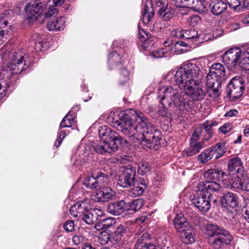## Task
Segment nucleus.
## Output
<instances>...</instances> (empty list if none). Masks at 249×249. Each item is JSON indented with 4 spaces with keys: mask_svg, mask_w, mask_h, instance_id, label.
<instances>
[{
    "mask_svg": "<svg viewBox=\"0 0 249 249\" xmlns=\"http://www.w3.org/2000/svg\"><path fill=\"white\" fill-rule=\"evenodd\" d=\"M209 72L211 74L214 75V78H216L218 87H221V79L224 77L226 73L223 65L219 63H214L211 66Z\"/></svg>",
    "mask_w": 249,
    "mask_h": 249,
    "instance_id": "22",
    "label": "nucleus"
},
{
    "mask_svg": "<svg viewBox=\"0 0 249 249\" xmlns=\"http://www.w3.org/2000/svg\"><path fill=\"white\" fill-rule=\"evenodd\" d=\"M245 89V83L241 77H235L230 81L226 90L227 95L233 100L240 97Z\"/></svg>",
    "mask_w": 249,
    "mask_h": 249,
    "instance_id": "12",
    "label": "nucleus"
},
{
    "mask_svg": "<svg viewBox=\"0 0 249 249\" xmlns=\"http://www.w3.org/2000/svg\"><path fill=\"white\" fill-rule=\"evenodd\" d=\"M228 178H233L237 176L241 177L246 175L243 164L240 158L235 157L230 159L228 162Z\"/></svg>",
    "mask_w": 249,
    "mask_h": 249,
    "instance_id": "14",
    "label": "nucleus"
},
{
    "mask_svg": "<svg viewBox=\"0 0 249 249\" xmlns=\"http://www.w3.org/2000/svg\"><path fill=\"white\" fill-rule=\"evenodd\" d=\"M132 185V188L129 191V195L133 197L142 195L146 189V182L142 178L135 181Z\"/></svg>",
    "mask_w": 249,
    "mask_h": 249,
    "instance_id": "21",
    "label": "nucleus"
},
{
    "mask_svg": "<svg viewBox=\"0 0 249 249\" xmlns=\"http://www.w3.org/2000/svg\"><path fill=\"white\" fill-rule=\"evenodd\" d=\"M158 14L163 19L162 22L170 20L173 16V13L171 10L167 7H164V6L159 8Z\"/></svg>",
    "mask_w": 249,
    "mask_h": 249,
    "instance_id": "38",
    "label": "nucleus"
},
{
    "mask_svg": "<svg viewBox=\"0 0 249 249\" xmlns=\"http://www.w3.org/2000/svg\"><path fill=\"white\" fill-rule=\"evenodd\" d=\"M187 43L182 41H177L174 45L175 52L177 53H181L184 52V50L180 48V47H187Z\"/></svg>",
    "mask_w": 249,
    "mask_h": 249,
    "instance_id": "56",
    "label": "nucleus"
},
{
    "mask_svg": "<svg viewBox=\"0 0 249 249\" xmlns=\"http://www.w3.org/2000/svg\"><path fill=\"white\" fill-rule=\"evenodd\" d=\"M242 59L241 50L238 47L232 48L223 54V61L229 68L235 67Z\"/></svg>",
    "mask_w": 249,
    "mask_h": 249,
    "instance_id": "15",
    "label": "nucleus"
},
{
    "mask_svg": "<svg viewBox=\"0 0 249 249\" xmlns=\"http://www.w3.org/2000/svg\"><path fill=\"white\" fill-rule=\"evenodd\" d=\"M229 6L234 9L235 10H239L240 9V0H225Z\"/></svg>",
    "mask_w": 249,
    "mask_h": 249,
    "instance_id": "55",
    "label": "nucleus"
},
{
    "mask_svg": "<svg viewBox=\"0 0 249 249\" xmlns=\"http://www.w3.org/2000/svg\"><path fill=\"white\" fill-rule=\"evenodd\" d=\"M162 24L161 21H156L151 28V31L154 33H158L161 31L162 29H163V27H162Z\"/></svg>",
    "mask_w": 249,
    "mask_h": 249,
    "instance_id": "59",
    "label": "nucleus"
},
{
    "mask_svg": "<svg viewBox=\"0 0 249 249\" xmlns=\"http://www.w3.org/2000/svg\"><path fill=\"white\" fill-rule=\"evenodd\" d=\"M151 169L149 164L145 161H142L140 162L138 167L139 174L143 175L148 173Z\"/></svg>",
    "mask_w": 249,
    "mask_h": 249,
    "instance_id": "45",
    "label": "nucleus"
},
{
    "mask_svg": "<svg viewBox=\"0 0 249 249\" xmlns=\"http://www.w3.org/2000/svg\"><path fill=\"white\" fill-rule=\"evenodd\" d=\"M96 179H95L93 174L91 176L86 177L83 181V184L89 189H95L98 188L97 185L96 183Z\"/></svg>",
    "mask_w": 249,
    "mask_h": 249,
    "instance_id": "42",
    "label": "nucleus"
},
{
    "mask_svg": "<svg viewBox=\"0 0 249 249\" xmlns=\"http://www.w3.org/2000/svg\"><path fill=\"white\" fill-rule=\"evenodd\" d=\"M99 135L101 139L103 141L110 144H116L117 147L126 141L115 130L107 125H103L99 128Z\"/></svg>",
    "mask_w": 249,
    "mask_h": 249,
    "instance_id": "10",
    "label": "nucleus"
},
{
    "mask_svg": "<svg viewBox=\"0 0 249 249\" xmlns=\"http://www.w3.org/2000/svg\"><path fill=\"white\" fill-rule=\"evenodd\" d=\"M120 171L121 173L118 175V185L124 188L131 186L135 181V169L128 165L122 166Z\"/></svg>",
    "mask_w": 249,
    "mask_h": 249,
    "instance_id": "11",
    "label": "nucleus"
},
{
    "mask_svg": "<svg viewBox=\"0 0 249 249\" xmlns=\"http://www.w3.org/2000/svg\"><path fill=\"white\" fill-rule=\"evenodd\" d=\"M64 229L68 232H71L74 230V221L72 220L67 221L64 225Z\"/></svg>",
    "mask_w": 249,
    "mask_h": 249,
    "instance_id": "62",
    "label": "nucleus"
},
{
    "mask_svg": "<svg viewBox=\"0 0 249 249\" xmlns=\"http://www.w3.org/2000/svg\"><path fill=\"white\" fill-rule=\"evenodd\" d=\"M196 194L192 198V202L199 211L207 212L211 208V202L216 203V199H213L212 191H200L196 187Z\"/></svg>",
    "mask_w": 249,
    "mask_h": 249,
    "instance_id": "8",
    "label": "nucleus"
},
{
    "mask_svg": "<svg viewBox=\"0 0 249 249\" xmlns=\"http://www.w3.org/2000/svg\"><path fill=\"white\" fill-rule=\"evenodd\" d=\"M90 207L89 200L85 199L77 202L73 204L70 209V212L71 215L73 217L79 218L84 214L88 210H89Z\"/></svg>",
    "mask_w": 249,
    "mask_h": 249,
    "instance_id": "19",
    "label": "nucleus"
},
{
    "mask_svg": "<svg viewBox=\"0 0 249 249\" xmlns=\"http://www.w3.org/2000/svg\"><path fill=\"white\" fill-rule=\"evenodd\" d=\"M154 15V11L151 0H146L142 11V22L146 25L149 23Z\"/></svg>",
    "mask_w": 249,
    "mask_h": 249,
    "instance_id": "23",
    "label": "nucleus"
},
{
    "mask_svg": "<svg viewBox=\"0 0 249 249\" xmlns=\"http://www.w3.org/2000/svg\"><path fill=\"white\" fill-rule=\"evenodd\" d=\"M227 188L233 190H242L249 192V178L246 175L241 177L240 175L237 176L233 178H230Z\"/></svg>",
    "mask_w": 249,
    "mask_h": 249,
    "instance_id": "16",
    "label": "nucleus"
},
{
    "mask_svg": "<svg viewBox=\"0 0 249 249\" xmlns=\"http://www.w3.org/2000/svg\"><path fill=\"white\" fill-rule=\"evenodd\" d=\"M99 221H101L102 228L104 229H107L110 227L116 222L115 219L113 217L104 218L103 219H100Z\"/></svg>",
    "mask_w": 249,
    "mask_h": 249,
    "instance_id": "49",
    "label": "nucleus"
},
{
    "mask_svg": "<svg viewBox=\"0 0 249 249\" xmlns=\"http://www.w3.org/2000/svg\"><path fill=\"white\" fill-rule=\"evenodd\" d=\"M158 246L161 249H168L170 243L168 239V236L166 234H163L157 239Z\"/></svg>",
    "mask_w": 249,
    "mask_h": 249,
    "instance_id": "40",
    "label": "nucleus"
},
{
    "mask_svg": "<svg viewBox=\"0 0 249 249\" xmlns=\"http://www.w3.org/2000/svg\"><path fill=\"white\" fill-rule=\"evenodd\" d=\"M31 65L28 54L22 50H18L12 53L10 60L6 65L7 70L18 74L26 70Z\"/></svg>",
    "mask_w": 249,
    "mask_h": 249,
    "instance_id": "6",
    "label": "nucleus"
},
{
    "mask_svg": "<svg viewBox=\"0 0 249 249\" xmlns=\"http://www.w3.org/2000/svg\"><path fill=\"white\" fill-rule=\"evenodd\" d=\"M201 21V18L198 15H193L191 16L189 19V23L192 26H195Z\"/></svg>",
    "mask_w": 249,
    "mask_h": 249,
    "instance_id": "63",
    "label": "nucleus"
},
{
    "mask_svg": "<svg viewBox=\"0 0 249 249\" xmlns=\"http://www.w3.org/2000/svg\"><path fill=\"white\" fill-rule=\"evenodd\" d=\"M42 36L38 34H34L31 37V42L34 43V47L36 52L42 51L44 42Z\"/></svg>",
    "mask_w": 249,
    "mask_h": 249,
    "instance_id": "32",
    "label": "nucleus"
},
{
    "mask_svg": "<svg viewBox=\"0 0 249 249\" xmlns=\"http://www.w3.org/2000/svg\"><path fill=\"white\" fill-rule=\"evenodd\" d=\"M244 220L240 215H236L231 220V224L233 229L240 232Z\"/></svg>",
    "mask_w": 249,
    "mask_h": 249,
    "instance_id": "39",
    "label": "nucleus"
},
{
    "mask_svg": "<svg viewBox=\"0 0 249 249\" xmlns=\"http://www.w3.org/2000/svg\"><path fill=\"white\" fill-rule=\"evenodd\" d=\"M183 37L186 40H196L198 38L197 32L193 29L184 30Z\"/></svg>",
    "mask_w": 249,
    "mask_h": 249,
    "instance_id": "44",
    "label": "nucleus"
},
{
    "mask_svg": "<svg viewBox=\"0 0 249 249\" xmlns=\"http://www.w3.org/2000/svg\"><path fill=\"white\" fill-rule=\"evenodd\" d=\"M65 20L64 17L57 18L53 21H49L47 28L50 31H61L65 27Z\"/></svg>",
    "mask_w": 249,
    "mask_h": 249,
    "instance_id": "29",
    "label": "nucleus"
},
{
    "mask_svg": "<svg viewBox=\"0 0 249 249\" xmlns=\"http://www.w3.org/2000/svg\"><path fill=\"white\" fill-rule=\"evenodd\" d=\"M117 52H113L108 56V66L111 70L116 69L119 71L118 80L121 85L125 84L130 79L129 71L122 63V57Z\"/></svg>",
    "mask_w": 249,
    "mask_h": 249,
    "instance_id": "7",
    "label": "nucleus"
},
{
    "mask_svg": "<svg viewBox=\"0 0 249 249\" xmlns=\"http://www.w3.org/2000/svg\"><path fill=\"white\" fill-rule=\"evenodd\" d=\"M174 75L176 84L180 90L186 91L187 97L190 96L194 101L201 100L204 98L206 88L199 86L203 76L199 66L189 63L178 69L175 74L170 71L167 76Z\"/></svg>",
    "mask_w": 249,
    "mask_h": 249,
    "instance_id": "2",
    "label": "nucleus"
},
{
    "mask_svg": "<svg viewBox=\"0 0 249 249\" xmlns=\"http://www.w3.org/2000/svg\"><path fill=\"white\" fill-rule=\"evenodd\" d=\"M125 201L124 200L109 203L107 208V212L114 215H119L125 210Z\"/></svg>",
    "mask_w": 249,
    "mask_h": 249,
    "instance_id": "24",
    "label": "nucleus"
},
{
    "mask_svg": "<svg viewBox=\"0 0 249 249\" xmlns=\"http://www.w3.org/2000/svg\"><path fill=\"white\" fill-rule=\"evenodd\" d=\"M50 0H28L24 10L28 19H36L42 13L44 8H46Z\"/></svg>",
    "mask_w": 249,
    "mask_h": 249,
    "instance_id": "9",
    "label": "nucleus"
},
{
    "mask_svg": "<svg viewBox=\"0 0 249 249\" xmlns=\"http://www.w3.org/2000/svg\"><path fill=\"white\" fill-rule=\"evenodd\" d=\"M11 50L5 48L0 49V63L6 65L10 60L11 55L12 54Z\"/></svg>",
    "mask_w": 249,
    "mask_h": 249,
    "instance_id": "36",
    "label": "nucleus"
},
{
    "mask_svg": "<svg viewBox=\"0 0 249 249\" xmlns=\"http://www.w3.org/2000/svg\"><path fill=\"white\" fill-rule=\"evenodd\" d=\"M74 118L71 115V111H70L61 121L60 124L59 129L65 127H71L74 124Z\"/></svg>",
    "mask_w": 249,
    "mask_h": 249,
    "instance_id": "34",
    "label": "nucleus"
},
{
    "mask_svg": "<svg viewBox=\"0 0 249 249\" xmlns=\"http://www.w3.org/2000/svg\"><path fill=\"white\" fill-rule=\"evenodd\" d=\"M118 147L116 144H110L106 141H101L93 145V148L98 154H105L116 152Z\"/></svg>",
    "mask_w": 249,
    "mask_h": 249,
    "instance_id": "20",
    "label": "nucleus"
},
{
    "mask_svg": "<svg viewBox=\"0 0 249 249\" xmlns=\"http://www.w3.org/2000/svg\"><path fill=\"white\" fill-rule=\"evenodd\" d=\"M202 133L201 127H196L194 131L190 142H198L197 141Z\"/></svg>",
    "mask_w": 249,
    "mask_h": 249,
    "instance_id": "52",
    "label": "nucleus"
},
{
    "mask_svg": "<svg viewBox=\"0 0 249 249\" xmlns=\"http://www.w3.org/2000/svg\"><path fill=\"white\" fill-rule=\"evenodd\" d=\"M66 132L64 130H59L57 139L56 140L54 146L58 147L61 144L63 139L66 137Z\"/></svg>",
    "mask_w": 249,
    "mask_h": 249,
    "instance_id": "53",
    "label": "nucleus"
},
{
    "mask_svg": "<svg viewBox=\"0 0 249 249\" xmlns=\"http://www.w3.org/2000/svg\"><path fill=\"white\" fill-rule=\"evenodd\" d=\"M206 146V144H203V142H189V146L183 151L184 155L187 157L194 156L198 153Z\"/></svg>",
    "mask_w": 249,
    "mask_h": 249,
    "instance_id": "27",
    "label": "nucleus"
},
{
    "mask_svg": "<svg viewBox=\"0 0 249 249\" xmlns=\"http://www.w3.org/2000/svg\"><path fill=\"white\" fill-rule=\"evenodd\" d=\"M166 49L162 48L160 50L156 51L153 53L154 57L156 58H160L162 57H167L168 56L169 52Z\"/></svg>",
    "mask_w": 249,
    "mask_h": 249,
    "instance_id": "57",
    "label": "nucleus"
},
{
    "mask_svg": "<svg viewBox=\"0 0 249 249\" xmlns=\"http://www.w3.org/2000/svg\"><path fill=\"white\" fill-rule=\"evenodd\" d=\"M210 7L214 15H218L224 12L227 8V5L226 3L222 0H214L210 3Z\"/></svg>",
    "mask_w": 249,
    "mask_h": 249,
    "instance_id": "30",
    "label": "nucleus"
},
{
    "mask_svg": "<svg viewBox=\"0 0 249 249\" xmlns=\"http://www.w3.org/2000/svg\"><path fill=\"white\" fill-rule=\"evenodd\" d=\"M204 178L206 181L200 182L197 188L200 191H212V192L219 193L221 190V186L216 182L221 179L223 185L225 187H227V182H229L230 178L227 173L218 169H211L204 173Z\"/></svg>",
    "mask_w": 249,
    "mask_h": 249,
    "instance_id": "5",
    "label": "nucleus"
},
{
    "mask_svg": "<svg viewBox=\"0 0 249 249\" xmlns=\"http://www.w3.org/2000/svg\"><path fill=\"white\" fill-rule=\"evenodd\" d=\"M46 4L47 5L46 8H44V9H48L49 11L45 14V18H50L53 16L56 15L58 12V9L55 7H53L50 3L46 2Z\"/></svg>",
    "mask_w": 249,
    "mask_h": 249,
    "instance_id": "51",
    "label": "nucleus"
},
{
    "mask_svg": "<svg viewBox=\"0 0 249 249\" xmlns=\"http://www.w3.org/2000/svg\"><path fill=\"white\" fill-rule=\"evenodd\" d=\"M213 157L210 148L204 150L197 157V159L200 163H205Z\"/></svg>",
    "mask_w": 249,
    "mask_h": 249,
    "instance_id": "37",
    "label": "nucleus"
},
{
    "mask_svg": "<svg viewBox=\"0 0 249 249\" xmlns=\"http://www.w3.org/2000/svg\"><path fill=\"white\" fill-rule=\"evenodd\" d=\"M121 240L115 233H109V246L117 247Z\"/></svg>",
    "mask_w": 249,
    "mask_h": 249,
    "instance_id": "46",
    "label": "nucleus"
},
{
    "mask_svg": "<svg viewBox=\"0 0 249 249\" xmlns=\"http://www.w3.org/2000/svg\"><path fill=\"white\" fill-rule=\"evenodd\" d=\"M222 202L226 207L235 208L238 204L237 196L232 192L226 193L223 196Z\"/></svg>",
    "mask_w": 249,
    "mask_h": 249,
    "instance_id": "28",
    "label": "nucleus"
},
{
    "mask_svg": "<svg viewBox=\"0 0 249 249\" xmlns=\"http://www.w3.org/2000/svg\"><path fill=\"white\" fill-rule=\"evenodd\" d=\"M243 51H241L242 59L244 61H249V43L244 44Z\"/></svg>",
    "mask_w": 249,
    "mask_h": 249,
    "instance_id": "54",
    "label": "nucleus"
},
{
    "mask_svg": "<svg viewBox=\"0 0 249 249\" xmlns=\"http://www.w3.org/2000/svg\"><path fill=\"white\" fill-rule=\"evenodd\" d=\"M206 86L207 88H213L215 85H217V79L214 78V75L209 72L206 77Z\"/></svg>",
    "mask_w": 249,
    "mask_h": 249,
    "instance_id": "50",
    "label": "nucleus"
},
{
    "mask_svg": "<svg viewBox=\"0 0 249 249\" xmlns=\"http://www.w3.org/2000/svg\"><path fill=\"white\" fill-rule=\"evenodd\" d=\"M129 113L132 118L127 114L120 115L119 120L116 121L118 129L129 138L157 144L161 139L160 131L141 111L130 109Z\"/></svg>",
    "mask_w": 249,
    "mask_h": 249,
    "instance_id": "1",
    "label": "nucleus"
},
{
    "mask_svg": "<svg viewBox=\"0 0 249 249\" xmlns=\"http://www.w3.org/2000/svg\"><path fill=\"white\" fill-rule=\"evenodd\" d=\"M181 237L183 242L187 244H192L195 241V232L191 229H187L183 232L181 233Z\"/></svg>",
    "mask_w": 249,
    "mask_h": 249,
    "instance_id": "33",
    "label": "nucleus"
},
{
    "mask_svg": "<svg viewBox=\"0 0 249 249\" xmlns=\"http://www.w3.org/2000/svg\"><path fill=\"white\" fill-rule=\"evenodd\" d=\"M99 239L102 245L108 244L109 245V233L107 232H102Z\"/></svg>",
    "mask_w": 249,
    "mask_h": 249,
    "instance_id": "58",
    "label": "nucleus"
},
{
    "mask_svg": "<svg viewBox=\"0 0 249 249\" xmlns=\"http://www.w3.org/2000/svg\"><path fill=\"white\" fill-rule=\"evenodd\" d=\"M137 235L140 237L136 244H139V246L146 243L145 242L150 238V235L147 231H139Z\"/></svg>",
    "mask_w": 249,
    "mask_h": 249,
    "instance_id": "43",
    "label": "nucleus"
},
{
    "mask_svg": "<svg viewBox=\"0 0 249 249\" xmlns=\"http://www.w3.org/2000/svg\"><path fill=\"white\" fill-rule=\"evenodd\" d=\"M127 231V227L122 224H120L116 227L114 233H115L120 239H122V237L126 234Z\"/></svg>",
    "mask_w": 249,
    "mask_h": 249,
    "instance_id": "48",
    "label": "nucleus"
},
{
    "mask_svg": "<svg viewBox=\"0 0 249 249\" xmlns=\"http://www.w3.org/2000/svg\"><path fill=\"white\" fill-rule=\"evenodd\" d=\"M15 73L7 70L5 67L0 71V87L8 89L12 82V76Z\"/></svg>",
    "mask_w": 249,
    "mask_h": 249,
    "instance_id": "25",
    "label": "nucleus"
},
{
    "mask_svg": "<svg viewBox=\"0 0 249 249\" xmlns=\"http://www.w3.org/2000/svg\"><path fill=\"white\" fill-rule=\"evenodd\" d=\"M225 144L226 142H220L215 145L209 147L215 159H219L225 153L226 151Z\"/></svg>",
    "mask_w": 249,
    "mask_h": 249,
    "instance_id": "31",
    "label": "nucleus"
},
{
    "mask_svg": "<svg viewBox=\"0 0 249 249\" xmlns=\"http://www.w3.org/2000/svg\"><path fill=\"white\" fill-rule=\"evenodd\" d=\"M116 196V192L110 187H106L94 193L92 199L96 202H105L111 200Z\"/></svg>",
    "mask_w": 249,
    "mask_h": 249,
    "instance_id": "17",
    "label": "nucleus"
},
{
    "mask_svg": "<svg viewBox=\"0 0 249 249\" xmlns=\"http://www.w3.org/2000/svg\"><path fill=\"white\" fill-rule=\"evenodd\" d=\"M218 85L216 88H208L206 89V93H207L209 97L215 99L217 98L219 95V88Z\"/></svg>",
    "mask_w": 249,
    "mask_h": 249,
    "instance_id": "47",
    "label": "nucleus"
},
{
    "mask_svg": "<svg viewBox=\"0 0 249 249\" xmlns=\"http://www.w3.org/2000/svg\"><path fill=\"white\" fill-rule=\"evenodd\" d=\"M174 224L175 228L180 232H183L190 227L189 223L182 213L178 214L174 219Z\"/></svg>",
    "mask_w": 249,
    "mask_h": 249,
    "instance_id": "26",
    "label": "nucleus"
},
{
    "mask_svg": "<svg viewBox=\"0 0 249 249\" xmlns=\"http://www.w3.org/2000/svg\"><path fill=\"white\" fill-rule=\"evenodd\" d=\"M93 174L98 187H101L104 183L107 182L108 178L107 174L101 171Z\"/></svg>",
    "mask_w": 249,
    "mask_h": 249,
    "instance_id": "35",
    "label": "nucleus"
},
{
    "mask_svg": "<svg viewBox=\"0 0 249 249\" xmlns=\"http://www.w3.org/2000/svg\"><path fill=\"white\" fill-rule=\"evenodd\" d=\"M157 93V98L163 106H170L172 104L179 109H187L188 103L185 91H180L177 88L164 86L159 88Z\"/></svg>",
    "mask_w": 249,
    "mask_h": 249,
    "instance_id": "3",
    "label": "nucleus"
},
{
    "mask_svg": "<svg viewBox=\"0 0 249 249\" xmlns=\"http://www.w3.org/2000/svg\"><path fill=\"white\" fill-rule=\"evenodd\" d=\"M205 234L213 249H228L233 240L228 231L215 224L206 225Z\"/></svg>",
    "mask_w": 249,
    "mask_h": 249,
    "instance_id": "4",
    "label": "nucleus"
},
{
    "mask_svg": "<svg viewBox=\"0 0 249 249\" xmlns=\"http://www.w3.org/2000/svg\"><path fill=\"white\" fill-rule=\"evenodd\" d=\"M184 30L180 29V28H177L173 30L171 32V35L173 37L178 38H182L183 37V35Z\"/></svg>",
    "mask_w": 249,
    "mask_h": 249,
    "instance_id": "60",
    "label": "nucleus"
},
{
    "mask_svg": "<svg viewBox=\"0 0 249 249\" xmlns=\"http://www.w3.org/2000/svg\"><path fill=\"white\" fill-rule=\"evenodd\" d=\"M14 12L8 9L1 14L0 17V45L3 44L7 39L8 31L7 28L4 29L9 24H11L14 17Z\"/></svg>",
    "mask_w": 249,
    "mask_h": 249,
    "instance_id": "13",
    "label": "nucleus"
},
{
    "mask_svg": "<svg viewBox=\"0 0 249 249\" xmlns=\"http://www.w3.org/2000/svg\"><path fill=\"white\" fill-rule=\"evenodd\" d=\"M139 37L142 42H146L150 38V35L143 30L139 31Z\"/></svg>",
    "mask_w": 249,
    "mask_h": 249,
    "instance_id": "64",
    "label": "nucleus"
},
{
    "mask_svg": "<svg viewBox=\"0 0 249 249\" xmlns=\"http://www.w3.org/2000/svg\"><path fill=\"white\" fill-rule=\"evenodd\" d=\"M134 249H156V247L153 244L148 243L140 246L139 244H136Z\"/></svg>",
    "mask_w": 249,
    "mask_h": 249,
    "instance_id": "61",
    "label": "nucleus"
},
{
    "mask_svg": "<svg viewBox=\"0 0 249 249\" xmlns=\"http://www.w3.org/2000/svg\"><path fill=\"white\" fill-rule=\"evenodd\" d=\"M96 217L94 216L92 213H91L89 210H88L81 217L79 218L78 220L80 221H83L88 225H91L94 223Z\"/></svg>",
    "mask_w": 249,
    "mask_h": 249,
    "instance_id": "41",
    "label": "nucleus"
},
{
    "mask_svg": "<svg viewBox=\"0 0 249 249\" xmlns=\"http://www.w3.org/2000/svg\"><path fill=\"white\" fill-rule=\"evenodd\" d=\"M178 7H187L193 9L198 12H201L205 8V1L200 0H173Z\"/></svg>",
    "mask_w": 249,
    "mask_h": 249,
    "instance_id": "18",
    "label": "nucleus"
}]
</instances>
